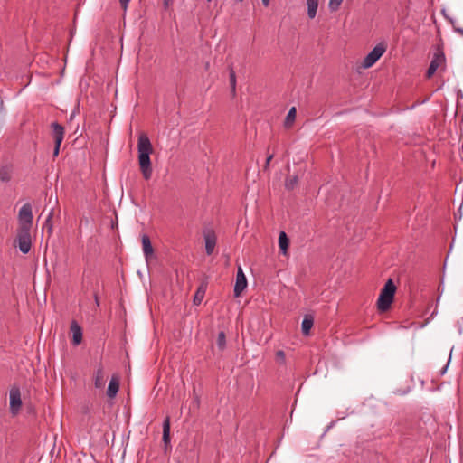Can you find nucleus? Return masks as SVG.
<instances>
[{
  "label": "nucleus",
  "mask_w": 463,
  "mask_h": 463,
  "mask_svg": "<svg viewBox=\"0 0 463 463\" xmlns=\"http://www.w3.org/2000/svg\"><path fill=\"white\" fill-rule=\"evenodd\" d=\"M138 164L145 180H149L153 174L150 155L153 153V146L145 133H141L137 139Z\"/></svg>",
  "instance_id": "f257e3e1"
},
{
  "label": "nucleus",
  "mask_w": 463,
  "mask_h": 463,
  "mask_svg": "<svg viewBox=\"0 0 463 463\" xmlns=\"http://www.w3.org/2000/svg\"><path fill=\"white\" fill-rule=\"evenodd\" d=\"M396 286L394 285L393 281L391 279H388V281L382 288L377 300V307L380 311L384 312L390 308L393 301Z\"/></svg>",
  "instance_id": "f03ea898"
},
{
  "label": "nucleus",
  "mask_w": 463,
  "mask_h": 463,
  "mask_svg": "<svg viewBox=\"0 0 463 463\" xmlns=\"http://www.w3.org/2000/svg\"><path fill=\"white\" fill-rule=\"evenodd\" d=\"M18 229L24 231H31L33 226V210L30 203H24L18 213Z\"/></svg>",
  "instance_id": "7ed1b4c3"
},
{
  "label": "nucleus",
  "mask_w": 463,
  "mask_h": 463,
  "mask_svg": "<svg viewBox=\"0 0 463 463\" xmlns=\"http://www.w3.org/2000/svg\"><path fill=\"white\" fill-rule=\"evenodd\" d=\"M386 45L384 43L377 44L363 60L362 67L368 69L372 67L385 52Z\"/></svg>",
  "instance_id": "20e7f679"
},
{
  "label": "nucleus",
  "mask_w": 463,
  "mask_h": 463,
  "mask_svg": "<svg viewBox=\"0 0 463 463\" xmlns=\"http://www.w3.org/2000/svg\"><path fill=\"white\" fill-rule=\"evenodd\" d=\"M16 242L21 252L28 253L32 247L31 231L17 230Z\"/></svg>",
  "instance_id": "39448f33"
},
{
  "label": "nucleus",
  "mask_w": 463,
  "mask_h": 463,
  "mask_svg": "<svg viewBox=\"0 0 463 463\" xmlns=\"http://www.w3.org/2000/svg\"><path fill=\"white\" fill-rule=\"evenodd\" d=\"M445 61H446V58H445L444 52L441 50H438L434 53L432 60L430 61V64L428 68L427 77L430 78L437 71V70L439 67H441L445 64Z\"/></svg>",
  "instance_id": "423d86ee"
},
{
  "label": "nucleus",
  "mask_w": 463,
  "mask_h": 463,
  "mask_svg": "<svg viewBox=\"0 0 463 463\" xmlns=\"http://www.w3.org/2000/svg\"><path fill=\"white\" fill-rule=\"evenodd\" d=\"M51 127L52 128V134L55 143L53 156H57L59 155L61 144L64 137V128L57 122L52 123Z\"/></svg>",
  "instance_id": "0eeeda50"
},
{
  "label": "nucleus",
  "mask_w": 463,
  "mask_h": 463,
  "mask_svg": "<svg viewBox=\"0 0 463 463\" xmlns=\"http://www.w3.org/2000/svg\"><path fill=\"white\" fill-rule=\"evenodd\" d=\"M22 407L21 392L18 387L10 390V411L16 415Z\"/></svg>",
  "instance_id": "6e6552de"
},
{
  "label": "nucleus",
  "mask_w": 463,
  "mask_h": 463,
  "mask_svg": "<svg viewBox=\"0 0 463 463\" xmlns=\"http://www.w3.org/2000/svg\"><path fill=\"white\" fill-rule=\"evenodd\" d=\"M247 287V279L241 266L238 268L236 281L234 285V296L239 297Z\"/></svg>",
  "instance_id": "1a4fd4ad"
},
{
  "label": "nucleus",
  "mask_w": 463,
  "mask_h": 463,
  "mask_svg": "<svg viewBox=\"0 0 463 463\" xmlns=\"http://www.w3.org/2000/svg\"><path fill=\"white\" fill-rule=\"evenodd\" d=\"M203 238L205 241V251L207 255H211L216 245V235L213 231L206 230L203 232Z\"/></svg>",
  "instance_id": "9d476101"
},
{
  "label": "nucleus",
  "mask_w": 463,
  "mask_h": 463,
  "mask_svg": "<svg viewBox=\"0 0 463 463\" xmlns=\"http://www.w3.org/2000/svg\"><path fill=\"white\" fill-rule=\"evenodd\" d=\"M94 386L97 389H103L105 386L106 374L101 364H99L94 373Z\"/></svg>",
  "instance_id": "9b49d317"
},
{
  "label": "nucleus",
  "mask_w": 463,
  "mask_h": 463,
  "mask_svg": "<svg viewBox=\"0 0 463 463\" xmlns=\"http://www.w3.org/2000/svg\"><path fill=\"white\" fill-rule=\"evenodd\" d=\"M141 241L144 256L146 258V260L148 261L149 259L154 255V249L152 247L149 236L146 234H143L141 236Z\"/></svg>",
  "instance_id": "f8f14e48"
},
{
  "label": "nucleus",
  "mask_w": 463,
  "mask_h": 463,
  "mask_svg": "<svg viewBox=\"0 0 463 463\" xmlns=\"http://www.w3.org/2000/svg\"><path fill=\"white\" fill-rule=\"evenodd\" d=\"M119 390V378L118 375H113L109 383L107 389V395L109 398L116 397Z\"/></svg>",
  "instance_id": "ddd939ff"
},
{
  "label": "nucleus",
  "mask_w": 463,
  "mask_h": 463,
  "mask_svg": "<svg viewBox=\"0 0 463 463\" xmlns=\"http://www.w3.org/2000/svg\"><path fill=\"white\" fill-rule=\"evenodd\" d=\"M71 331L72 333V343L74 345H78L82 341V331L80 326L73 321L71 324Z\"/></svg>",
  "instance_id": "4468645a"
},
{
  "label": "nucleus",
  "mask_w": 463,
  "mask_h": 463,
  "mask_svg": "<svg viewBox=\"0 0 463 463\" xmlns=\"http://www.w3.org/2000/svg\"><path fill=\"white\" fill-rule=\"evenodd\" d=\"M307 7V16L309 19H314L317 15L318 8V0H306Z\"/></svg>",
  "instance_id": "2eb2a0df"
},
{
  "label": "nucleus",
  "mask_w": 463,
  "mask_h": 463,
  "mask_svg": "<svg viewBox=\"0 0 463 463\" xmlns=\"http://www.w3.org/2000/svg\"><path fill=\"white\" fill-rule=\"evenodd\" d=\"M279 246L283 254H286L288 247V239L284 232H281L279 236Z\"/></svg>",
  "instance_id": "dca6fc26"
},
{
  "label": "nucleus",
  "mask_w": 463,
  "mask_h": 463,
  "mask_svg": "<svg viewBox=\"0 0 463 463\" xmlns=\"http://www.w3.org/2000/svg\"><path fill=\"white\" fill-rule=\"evenodd\" d=\"M163 441L167 444L170 441V420L166 418L163 423Z\"/></svg>",
  "instance_id": "f3484780"
},
{
  "label": "nucleus",
  "mask_w": 463,
  "mask_h": 463,
  "mask_svg": "<svg viewBox=\"0 0 463 463\" xmlns=\"http://www.w3.org/2000/svg\"><path fill=\"white\" fill-rule=\"evenodd\" d=\"M229 77H230V85H231V90H232V95L234 97L236 95L237 80H236V74H235L233 68L229 69Z\"/></svg>",
  "instance_id": "a211bd4d"
},
{
  "label": "nucleus",
  "mask_w": 463,
  "mask_h": 463,
  "mask_svg": "<svg viewBox=\"0 0 463 463\" xmlns=\"http://www.w3.org/2000/svg\"><path fill=\"white\" fill-rule=\"evenodd\" d=\"M313 326V319L311 317H305L302 321V332L305 335L309 334V331Z\"/></svg>",
  "instance_id": "6ab92c4d"
},
{
  "label": "nucleus",
  "mask_w": 463,
  "mask_h": 463,
  "mask_svg": "<svg viewBox=\"0 0 463 463\" xmlns=\"http://www.w3.org/2000/svg\"><path fill=\"white\" fill-rule=\"evenodd\" d=\"M295 118H296V108L292 107L286 116L285 126L287 128H289L293 124Z\"/></svg>",
  "instance_id": "aec40b11"
},
{
  "label": "nucleus",
  "mask_w": 463,
  "mask_h": 463,
  "mask_svg": "<svg viewBox=\"0 0 463 463\" xmlns=\"http://www.w3.org/2000/svg\"><path fill=\"white\" fill-rule=\"evenodd\" d=\"M204 295L205 290L203 288H199L194 294L193 300L194 304L196 306L200 305L204 298Z\"/></svg>",
  "instance_id": "412c9836"
},
{
  "label": "nucleus",
  "mask_w": 463,
  "mask_h": 463,
  "mask_svg": "<svg viewBox=\"0 0 463 463\" xmlns=\"http://www.w3.org/2000/svg\"><path fill=\"white\" fill-rule=\"evenodd\" d=\"M298 182V177L297 175H290L286 178L285 186L287 189H293Z\"/></svg>",
  "instance_id": "4be33fe9"
},
{
  "label": "nucleus",
  "mask_w": 463,
  "mask_h": 463,
  "mask_svg": "<svg viewBox=\"0 0 463 463\" xmlns=\"http://www.w3.org/2000/svg\"><path fill=\"white\" fill-rule=\"evenodd\" d=\"M216 344H217L218 348L221 351L224 350V348L226 346V336H225L224 332H222V331L219 332Z\"/></svg>",
  "instance_id": "5701e85b"
},
{
  "label": "nucleus",
  "mask_w": 463,
  "mask_h": 463,
  "mask_svg": "<svg viewBox=\"0 0 463 463\" xmlns=\"http://www.w3.org/2000/svg\"><path fill=\"white\" fill-rule=\"evenodd\" d=\"M10 171L8 167H2L0 169V180L2 182H8L10 180Z\"/></svg>",
  "instance_id": "b1692460"
},
{
  "label": "nucleus",
  "mask_w": 463,
  "mask_h": 463,
  "mask_svg": "<svg viewBox=\"0 0 463 463\" xmlns=\"http://www.w3.org/2000/svg\"><path fill=\"white\" fill-rule=\"evenodd\" d=\"M275 359H276V362L279 364H285L286 363V354L284 353V351L282 350H278L275 354Z\"/></svg>",
  "instance_id": "393cba45"
},
{
  "label": "nucleus",
  "mask_w": 463,
  "mask_h": 463,
  "mask_svg": "<svg viewBox=\"0 0 463 463\" xmlns=\"http://www.w3.org/2000/svg\"><path fill=\"white\" fill-rule=\"evenodd\" d=\"M343 0H329L328 8L332 12H335L339 9Z\"/></svg>",
  "instance_id": "a878e982"
},
{
  "label": "nucleus",
  "mask_w": 463,
  "mask_h": 463,
  "mask_svg": "<svg viewBox=\"0 0 463 463\" xmlns=\"http://www.w3.org/2000/svg\"><path fill=\"white\" fill-rule=\"evenodd\" d=\"M119 3H120V5L121 7L124 9V10H127L128 6V4L130 2V0H118Z\"/></svg>",
  "instance_id": "bb28decb"
},
{
  "label": "nucleus",
  "mask_w": 463,
  "mask_h": 463,
  "mask_svg": "<svg viewBox=\"0 0 463 463\" xmlns=\"http://www.w3.org/2000/svg\"><path fill=\"white\" fill-rule=\"evenodd\" d=\"M273 158V155H269L266 159V167L269 165L271 159Z\"/></svg>",
  "instance_id": "cd10ccee"
},
{
  "label": "nucleus",
  "mask_w": 463,
  "mask_h": 463,
  "mask_svg": "<svg viewBox=\"0 0 463 463\" xmlns=\"http://www.w3.org/2000/svg\"><path fill=\"white\" fill-rule=\"evenodd\" d=\"M454 30H455V32L458 33L459 34H461L463 36V28L454 27Z\"/></svg>",
  "instance_id": "c85d7f7f"
},
{
  "label": "nucleus",
  "mask_w": 463,
  "mask_h": 463,
  "mask_svg": "<svg viewBox=\"0 0 463 463\" xmlns=\"http://www.w3.org/2000/svg\"><path fill=\"white\" fill-rule=\"evenodd\" d=\"M261 2H262V5H263L265 7H267V6H269V2H270V0H261Z\"/></svg>",
  "instance_id": "c756f323"
},
{
  "label": "nucleus",
  "mask_w": 463,
  "mask_h": 463,
  "mask_svg": "<svg viewBox=\"0 0 463 463\" xmlns=\"http://www.w3.org/2000/svg\"><path fill=\"white\" fill-rule=\"evenodd\" d=\"M52 213H49V215H48V218H47V220H46V222H45V224H46V225H47V224H49V222H50V221H51V218H52Z\"/></svg>",
  "instance_id": "7c9ffc66"
},
{
  "label": "nucleus",
  "mask_w": 463,
  "mask_h": 463,
  "mask_svg": "<svg viewBox=\"0 0 463 463\" xmlns=\"http://www.w3.org/2000/svg\"><path fill=\"white\" fill-rule=\"evenodd\" d=\"M170 0H164L165 6H168Z\"/></svg>",
  "instance_id": "2f4dec72"
},
{
  "label": "nucleus",
  "mask_w": 463,
  "mask_h": 463,
  "mask_svg": "<svg viewBox=\"0 0 463 463\" xmlns=\"http://www.w3.org/2000/svg\"><path fill=\"white\" fill-rule=\"evenodd\" d=\"M448 365H449V363H448V364H447V365L443 368V370H442V373H444L446 372Z\"/></svg>",
  "instance_id": "473e14b6"
},
{
  "label": "nucleus",
  "mask_w": 463,
  "mask_h": 463,
  "mask_svg": "<svg viewBox=\"0 0 463 463\" xmlns=\"http://www.w3.org/2000/svg\"><path fill=\"white\" fill-rule=\"evenodd\" d=\"M235 1H236V2H238V3H241V2H243L244 0H235Z\"/></svg>",
  "instance_id": "72a5a7b5"
},
{
  "label": "nucleus",
  "mask_w": 463,
  "mask_h": 463,
  "mask_svg": "<svg viewBox=\"0 0 463 463\" xmlns=\"http://www.w3.org/2000/svg\"><path fill=\"white\" fill-rule=\"evenodd\" d=\"M207 2H211L212 0H206Z\"/></svg>",
  "instance_id": "f704fd0d"
}]
</instances>
